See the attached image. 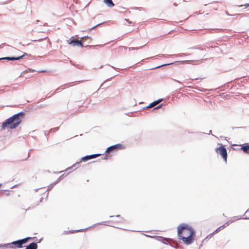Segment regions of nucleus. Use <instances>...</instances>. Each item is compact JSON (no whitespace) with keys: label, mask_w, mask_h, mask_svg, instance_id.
<instances>
[{"label":"nucleus","mask_w":249,"mask_h":249,"mask_svg":"<svg viewBox=\"0 0 249 249\" xmlns=\"http://www.w3.org/2000/svg\"><path fill=\"white\" fill-rule=\"evenodd\" d=\"M81 161L77 162L73 164L71 167L68 168L66 171H69L70 169H73V170H75L79 168L80 166Z\"/></svg>","instance_id":"obj_12"},{"label":"nucleus","mask_w":249,"mask_h":249,"mask_svg":"<svg viewBox=\"0 0 249 249\" xmlns=\"http://www.w3.org/2000/svg\"><path fill=\"white\" fill-rule=\"evenodd\" d=\"M175 80V81H176L177 82H178V83H180V81H178V80Z\"/></svg>","instance_id":"obj_60"},{"label":"nucleus","mask_w":249,"mask_h":249,"mask_svg":"<svg viewBox=\"0 0 249 249\" xmlns=\"http://www.w3.org/2000/svg\"><path fill=\"white\" fill-rule=\"evenodd\" d=\"M5 191H9V190H0V192H5Z\"/></svg>","instance_id":"obj_51"},{"label":"nucleus","mask_w":249,"mask_h":249,"mask_svg":"<svg viewBox=\"0 0 249 249\" xmlns=\"http://www.w3.org/2000/svg\"><path fill=\"white\" fill-rule=\"evenodd\" d=\"M183 62V61H175L174 62H172V63L164 64H162V65H161L160 66H157V67H156L155 68H152V69H156L161 68V67H164V66H169V65H172V64H175V63H179V62H182V63Z\"/></svg>","instance_id":"obj_15"},{"label":"nucleus","mask_w":249,"mask_h":249,"mask_svg":"<svg viewBox=\"0 0 249 249\" xmlns=\"http://www.w3.org/2000/svg\"><path fill=\"white\" fill-rule=\"evenodd\" d=\"M203 93H204L205 91H207V89L203 88Z\"/></svg>","instance_id":"obj_53"},{"label":"nucleus","mask_w":249,"mask_h":249,"mask_svg":"<svg viewBox=\"0 0 249 249\" xmlns=\"http://www.w3.org/2000/svg\"><path fill=\"white\" fill-rule=\"evenodd\" d=\"M55 93V91L54 90V91L52 92L51 93H48V94L46 95L45 98H50L51 96L53 95Z\"/></svg>","instance_id":"obj_31"},{"label":"nucleus","mask_w":249,"mask_h":249,"mask_svg":"<svg viewBox=\"0 0 249 249\" xmlns=\"http://www.w3.org/2000/svg\"><path fill=\"white\" fill-rule=\"evenodd\" d=\"M59 127H56L54 128H53L50 129V130L48 131L49 133H52V132H55L59 130Z\"/></svg>","instance_id":"obj_23"},{"label":"nucleus","mask_w":249,"mask_h":249,"mask_svg":"<svg viewBox=\"0 0 249 249\" xmlns=\"http://www.w3.org/2000/svg\"><path fill=\"white\" fill-rule=\"evenodd\" d=\"M184 231H185L183 232V235H184L187 236L189 234L188 230H185Z\"/></svg>","instance_id":"obj_37"},{"label":"nucleus","mask_w":249,"mask_h":249,"mask_svg":"<svg viewBox=\"0 0 249 249\" xmlns=\"http://www.w3.org/2000/svg\"><path fill=\"white\" fill-rule=\"evenodd\" d=\"M43 199V197H41L39 199V202H41Z\"/></svg>","instance_id":"obj_49"},{"label":"nucleus","mask_w":249,"mask_h":249,"mask_svg":"<svg viewBox=\"0 0 249 249\" xmlns=\"http://www.w3.org/2000/svg\"><path fill=\"white\" fill-rule=\"evenodd\" d=\"M50 133L48 132H46V131H44V135L46 137L47 139H48V136L49 135Z\"/></svg>","instance_id":"obj_41"},{"label":"nucleus","mask_w":249,"mask_h":249,"mask_svg":"<svg viewBox=\"0 0 249 249\" xmlns=\"http://www.w3.org/2000/svg\"><path fill=\"white\" fill-rule=\"evenodd\" d=\"M36 238V237H27L21 239H20V240L22 245L23 246V244L27 243L29 240L33 239Z\"/></svg>","instance_id":"obj_13"},{"label":"nucleus","mask_w":249,"mask_h":249,"mask_svg":"<svg viewBox=\"0 0 249 249\" xmlns=\"http://www.w3.org/2000/svg\"><path fill=\"white\" fill-rule=\"evenodd\" d=\"M37 72L38 73H40V72H48L46 70H41V71H38Z\"/></svg>","instance_id":"obj_42"},{"label":"nucleus","mask_w":249,"mask_h":249,"mask_svg":"<svg viewBox=\"0 0 249 249\" xmlns=\"http://www.w3.org/2000/svg\"><path fill=\"white\" fill-rule=\"evenodd\" d=\"M232 222V221L231 220H229L226 223H225L224 224H223L225 226V227H226L227 226H228L229 224H231V223Z\"/></svg>","instance_id":"obj_32"},{"label":"nucleus","mask_w":249,"mask_h":249,"mask_svg":"<svg viewBox=\"0 0 249 249\" xmlns=\"http://www.w3.org/2000/svg\"><path fill=\"white\" fill-rule=\"evenodd\" d=\"M106 153L107 154H106L105 157L102 158V159L108 160L110 157L111 155L110 154V152H107V153Z\"/></svg>","instance_id":"obj_27"},{"label":"nucleus","mask_w":249,"mask_h":249,"mask_svg":"<svg viewBox=\"0 0 249 249\" xmlns=\"http://www.w3.org/2000/svg\"><path fill=\"white\" fill-rule=\"evenodd\" d=\"M10 2V0H6L5 1L0 2V4L3 5V4L9 3Z\"/></svg>","instance_id":"obj_33"},{"label":"nucleus","mask_w":249,"mask_h":249,"mask_svg":"<svg viewBox=\"0 0 249 249\" xmlns=\"http://www.w3.org/2000/svg\"><path fill=\"white\" fill-rule=\"evenodd\" d=\"M178 237L187 245L193 243L196 237V231L190 225L182 223L177 228Z\"/></svg>","instance_id":"obj_1"},{"label":"nucleus","mask_w":249,"mask_h":249,"mask_svg":"<svg viewBox=\"0 0 249 249\" xmlns=\"http://www.w3.org/2000/svg\"><path fill=\"white\" fill-rule=\"evenodd\" d=\"M71 64L72 65L75 66L77 68H78L79 69H84V66H82V65H78V64L77 65H75V64H74L73 63H72L71 61Z\"/></svg>","instance_id":"obj_26"},{"label":"nucleus","mask_w":249,"mask_h":249,"mask_svg":"<svg viewBox=\"0 0 249 249\" xmlns=\"http://www.w3.org/2000/svg\"><path fill=\"white\" fill-rule=\"evenodd\" d=\"M56 184L55 183L54 181L52 183H51L48 186L47 191H51Z\"/></svg>","instance_id":"obj_22"},{"label":"nucleus","mask_w":249,"mask_h":249,"mask_svg":"<svg viewBox=\"0 0 249 249\" xmlns=\"http://www.w3.org/2000/svg\"><path fill=\"white\" fill-rule=\"evenodd\" d=\"M61 180V178H59L54 181L56 184H57L58 182H59Z\"/></svg>","instance_id":"obj_40"},{"label":"nucleus","mask_w":249,"mask_h":249,"mask_svg":"<svg viewBox=\"0 0 249 249\" xmlns=\"http://www.w3.org/2000/svg\"><path fill=\"white\" fill-rule=\"evenodd\" d=\"M151 237H152V238H154L157 241L161 242V243H162L163 244H164L165 245H169L172 247L175 248L174 246H172L169 242V238H166V237L161 236H158V235H154Z\"/></svg>","instance_id":"obj_7"},{"label":"nucleus","mask_w":249,"mask_h":249,"mask_svg":"<svg viewBox=\"0 0 249 249\" xmlns=\"http://www.w3.org/2000/svg\"><path fill=\"white\" fill-rule=\"evenodd\" d=\"M218 144L220 146L215 149V152L219 154L224 161L227 163L228 154L225 146L221 143H218Z\"/></svg>","instance_id":"obj_4"},{"label":"nucleus","mask_w":249,"mask_h":249,"mask_svg":"<svg viewBox=\"0 0 249 249\" xmlns=\"http://www.w3.org/2000/svg\"><path fill=\"white\" fill-rule=\"evenodd\" d=\"M155 105H156L155 102L154 101L152 103H151L150 104H149V105L147 106H146L145 107H143V109H147L150 107H153L154 106H155Z\"/></svg>","instance_id":"obj_19"},{"label":"nucleus","mask_w":249,"mask_h":249,"mask_svg":"<svg viewBox=\"0 0 249 249\" xmlns=\"http://www.w3.org/2000/svg\"><path fill=\"white\" fill-rule=\"evenodd\" d=\"M109 86H110V85H107V86H106V87H105L103 88V89H105V88H107V87H108Z\"/></svg>","instance_id":"obj_58"},{"label":"nucleus","mask_w":249,"mask_h":249,"mask_svg":"<svg viewBox=\"0 0 249 249\" xmlns=\"http://www.w3.org/2000/svg\"><path fill=\"white\" fill-rule=\"evenodd\" d=\"M243 6H245L244 9H246V8H248V7H249V3H247L244 5H240V6H239V7H241Z\"/></svg>","instance_id":"obj_36"},{"label":"nucleus","mask_w":249,"mask_h":249,"mask_svg":"<svg viewBox=\"0 0 249 249\" xmlns=\"http://www.w3.org/2000/svg\"><path fill=\"white\" fill-rule=\"evenodd\" d=\"M248 212H249V208L246 211V212H245V213H248Z\"/></svg>","instance_id":"obj_63"},{"label":"nucleus","mask_w":249,"mask_h":249,"mask_svg":"<svg viewBox=\"0 0 249 249\" xmlns=\"http://www.w3.org/2000/svg\"><path fill=\"white\" fill-rule=\"evenodd\" d=\"M239 219H249V217H243V218L240 217Z\"/></svg>","instance_id":"obj_48"},{"label":"nucleus","mask_w":249,"mask_h":249,"mask_svg":"<svg viewBox=\"0 0 249 249\" xmlns=\"http://www.w3.org/2000/svg\"><path fill=\"white\" fill-rule=\"evenodd\" d=\"M124 148V146L121 143H117L108 147L105 151V153L107 152H114L120 149H122Z\"/></svg>","instance_id":"obj_6"},{"label":"nucleus","mask_w":249,"mask_h":249,"mask_svg":"<svg viewBox=\"0 0 249 249\" xmlns=\"http://www.w3.org/2000/svg\"><path fill=\"white\" fill-rule=\"evenodd\" d=\"M226 14H227V15L230 16H236L237 17H240V18L243 17L244 16V15L243 14H234V15H232L228 14L227 13H226Z\"/></svg>","instance_id":"obj_28"},{"label":"nucleus","mask_w":249,"mask_h":249,"mask_svg":"<svg viewBox=\"0 0 249 249\" xmlns=\"http://www.w3.org/2000/svg\"><path fill=\"white\" fill-rule=\"evenodd\" d=\"M68 44L72 46H80L81 47H89L91 48L92 46L83 45V43L81 40L75 39L74 36H72L69 40H68Z\"/></svg>","instance_id":"obj_5"},{"label":"nucleus","mask_w":249,"mask_h":249,"mask_svg":"<svg viewBox=\"0 0 249 249\" xmlns=\"http://www.w3.org/2000/svg\"><path fill=\"white\" fill-rule=\"evenodd\" d=\"M143 235H145L146 237H150V238H152L151 236H153V235H147V234H143Z\"/></svg>","instance_id":"obj_44"},{"label":"nucleus","mask_w":249,"mask_h":249,"mask_svg":"<svg viewBox=\"0 0 249 249\" xmlns=\"http://www.w3.org/2000/svg\"><path fill=\"white\" fill-rule=\"evenodd\" d=\"M40 189V188H37V189H36L35 190V191L36 192H37V191H38V190L39 189Z\"/></svg>","instance_id":"obj_52"},{"label":"nucleus","mask_w":249,"mask_h":249,"mask_svg":"<svg viewBox=\"0 0 249 249\" xmlns=\"http://www.w3.org/2000/svg\"><path fill=\"white\" fill-rule=\"evenodd\" d=\"M46 38V37H44V38H39V39H38L34 40L33 41H42V40H43L44 39H45Z\"/></svg>","instance_id":"obj_38"},{"label":"nucleus","mask_w":249,"mask_h":249,"mask_svg":"<svg viewBox=\"0 0 249 249\" xmlns=\"http://www.w3.org/2000/svg\"><path fill=\"white\" fill-rule=\"evenodd\" d=\"M82 38H89V37L88 36H84Z\"/></svg>","instance_id":"obj_57"},{"label":"nucleus","mask_w":249,"mask_h":249,"mask_svg":"<svg viewBox=\"0 0 249 249\" xmlns=\"http://www.w3.org/2000/svg\"><path fill=\"white\" fill-rule=\"evenodd\" d=\"M215 234L214 233H213V232L210 234H209L208 235H207L204 239H203V242L205 241H208L210 238H211Z\"/></svg>","instance_id":"obj_20"},{"label":"nucleus","mask_w":249,"mask_h":249,"mask_svg":"<svg viewBox=\"0 0 249 249\" xmlns=\"http://www.w3.org/2000/svg\"><path fill=\"white\" fill-rule=\"evenodd\" d=\"M106 222H107L106 221L100 222V223H97V224H93L92 226H89V227H87V228H86L82 229H80V230H76V231H76V232H78V231H86V230H87L88 229H89V228H91L94 227L95 225H97V224H102V225H106V226H110V225H108V224H105V223H106Z\"/></svg>","instance_id":"obj_11"},{"label":"nucleus","mask_w":249,"mask_h":249,"mask_svg":"<svg viewBox=\"0 0 249 249\" xmlns=\"http://www.w3.org/2000/svg\"><path fill=\"white\" fill-rule=\"evenodd\" d=\"M6 44L5 43H2L1 45H0V49L2 48L4 45H5Z\"/></svg>","instance_id":"obj_43"},{"label":"nucleus","mask_w":249,"mask_h":249,"mask_svg":"<svg viewBox=\"0 0 249 249\" xmlns=\"http://www.w3.org/2000/svg\"><path fill=\"white\" fill-rule=\"evenodd\" d=\"M104 2L108 7H112L114 5L112 0H104Z\"/></svg>","instance_id":"obj_16"},{"label":"nucleus","mask_w":249,"mask_h":249,"mask_svg":"<svg viewBox=\"0 0 249 249\" xmlns=\"http://www.w3.org/2000/svg\"><path fill=\"white\" fill-rule=\"evenodd\" d=\"M243 128V127H232V129H234L235 128Z\"/></svg>","instance_id":"obj_47"},{"label":"nucleus","mask_w":249,"mask_h":249,"mask_svg":"<svg viewBox=\"0 0 249 249\" xmlns=\"http://www.w3.org/2000/svg\"><path fill=\"white\" fill-rule=\"evenodd\" d=\"M72 82L71 83H67V84H65V85H62V86H60L59 87H58L55 91V92L56 91H58L59 90H63L65 88H68L70 86H71V84L72 83Z\"/></svg>","instance_id":"obj_14"},{"label":"nucleus","mask_w":249,"mask_h":249,"mask_svg":"<svg viewBox=\"0 0 249 249\" xmlns=\"http://www.w3.org/2000/svg\"><path fill=\"white\" fill-rule=\"evenodd\" d=\"M23 246L22 245L20 239L14 241L11 243L6 244H0V248L5 249V248H22Z\"/></svg>","instance_id":"obj_3"},{"label":"nucleus","mask_w":249,"mask_h":249,"mask_svg":"<svg viewBox=\"0 0 249 249\" xmlns=\"http://www.w3.org/2000/svg\"><path fill=\"white\" fill-rule=\"evenodd\" d=\"M136 65H138V66H140L141 65V62H139Z\"/></svg>","instance_id":"obj_59"},{"label":"nucleus","mask_w":249,"mask_h":249,"mask_svg":"<svg viewBox=\"0 0 249 249\" xmlns=\"http://www.w3.org/2000/svg\"><path fill=\"white\" fill-rule=\"evenodd\" d=\"M163 100H164L163 98H160V99H158L157 100H156V101H155L154 102H155L156 104L157 105V104H158L160 102H161Z\"/></svg>","instance_id":"obj_35"},{"label":"nucleus","mask_w":249,"mask_h":249,"mask_svg":"<svg viewBox=\"0 0 249 249\" xmlns=\"http://www.w3.org/2000/svg\"><path fill=\"white\" fill-rule=\"evenodd\" d=\"M163 105L162 104H161L159 105V106H158L157 107H154L153 108V110L159 109V108H161L163 106Z\"/></svg>","instance_id":"obj_34"},{"label":"nucleus","mask_w":249,"mask_h":249,"mask_svg":"<svg viewBox=\"0 0 249 249\" xmlns=\"http://www.w3.org/2000/svg\"><path fill=\"white\" fill-rule=\"evenodd\" d=\"M35 71L34 70H33L32 69H30L29 68L28 70H26L24 71H23L20 74V75L18 76V77H20L21 76H22L23 75V74H24L25 73H26V72H28V71H30V72H34Z\"/></svg>","instance_id":"obj_21"},{"label":"nucleus","mask_w":249,"mask_h":249,"mask_svg":"<svg viewBox=\"0 0 249 249\" xmlns=\"http://www.w3.org/2000/svg\"><path fill=\"white\" fill-rule=\"evenodd\" d=\"M66 21L67 23L70 26L72 24H76L75 21L72 18H68L66 19Z\"/></svg>","instance_id":"obj_17"},{"label":"nucleus","mask_w":249,"mask_h":249,"mask_svg":"<svg viewBox=\"0 0 249 249\" xmlns=\"http://www.w3.org/2000/svg\"><path fill=\"white\" fill-rule=\"evenodd\" d=\"M224 228H225V226L224 225L219 227L215 231H213V233L216 234L218 233L219 231L223 230Z\"/></svg>","instance_id":"obj_18"},{"label":"nucleus","mask_w":249,"mask_h":249,"mask_svg":"<svg viewBox=\"0 0 249 249\" xmlns=\"http://www.w3.org/2000/svg\"><path fill=\"white\" fill-rule=\"evenodd\" d=\"M100 155H101V154H93L91 155H88L84 157H82L81 159V161L86 162L89 160L96 158L100 156Z\"/></svg>","instance_id":"obj_8"},{"label":"nucleus","mask_w":249,"mask_h":249,"mask_svg":"<svg viewBox=\"0 0 249 249\" xmlns=\"http://www.w3.org/2000/svg\"><path fill=\"white\" fill-rule=\"evenodd\" d=\"M64 178V174H63V175H61V176L59 177V178H61V180H62Z\"/></svg>","instance_id":"obj_45"},{"label":"nucleus","mask_w":249,"mask_h":249,"mask_svg":"<svg viewBox=\"0 0 249 249\" xmlns=\"http://www.w3.org/2000/svg\"><path fill=\"white\" fill-rule=\"evenodd\" d=\"M160 57H163V54H159L158 55Z\"/></svg>","instance_id":"obj_54"},{"label":"nucleus","mask_w":249,"mask_h":249,"mask_svg":"<svg viewBox=\"0 0 249 249\" xmlns=\"http://www.w3.org/2000/svg\"><path fill=\"white\" fill-rule=\"evenodd\" d=\"M17 186V185H15L13 186H12V187H11V189L14 188V187H16Z\"/></svg>","instance_id":"obj_55"},{"label":"nucleus","mask_w":249,"mask_h":249,"mask_svg":"<svg viewBox=\"0 0 249 249\" xmlns=\"http://www.w3.org/2000/svg\"><path fill=\"white\" fill-rule=\"evenodd\" d=\"M25 116V112L21 111L6 119L2 124L1 128L5 129L8 128L10 129L16 128L21 123L22 119Z\"/></svg>","instance_id":"obj_2"},{"label":"nucleus","mask_w":249,"mask_h":249,"mask_svg":"<svg viewBox=\"0 0 249 249\" xmlns=\"http://www.w3.org/2000/svg\"><path fill=\"white\" fill-rule=\"evenodd\" d=\"M144 46V45L140 47H129L128 49L130 51V50H138L142 48Z\"/></svg>","instance_id":"obj_25"},{"label":"nucleus","mask_w":249,"mask_h":249,"mask_svg":"<svg viewBox=\"0 0 249 249\" xmlns=\"http://www.w3.org/2000/svg\"><path fill=\"white\" fill-rule=\"evenodd\" d=\"M125 20L129 24H133V23L130 20H129V19H127V18H125Z\"/></svg>","instance_id":"obj_39"},{"label":"nucleus","mask_w":249,"mask_h":249,"mask_svg":"<svg viewBox=\"0 0 249 249\" xmlns=\"http://www.w3.org/2000/svg\"><path fill=\"white\" fill-rule=\"evenodd\" d=\"M173 5L175 6H177L178 4L176 3H174Z\"/></svg>","instance_id":"obj_61"},{"label":"nucleus","mask_w":249,"mask_h":249,"mask_svg":"<svg viewBox=\"0 0 249 249\" xmlns=\"http://www.w3.org/2000/svg\"><path fill=\"white\" fill-rule=\"evenodd\" d=\"M25 55H28V54L26 53H24L22 55L18 56H6V57H5L4 60H8V61L19 60L22 59L23 58V57Z\"/></svg>","instance_id":"obj_9"},{"label":"nucleus","mask_w":249,"mask_h":249,"mask_svg":"<svg viewBox=\"0 0 249 249\" xmlns=\"http://www.w3.org/2000/svg\"><path fill=\"white\" fill-rule=\"evenodd\" d=\"M5 57L0 58V61L4 60Z\"/></svg>","instance_id":"obj_50"},{"label":"nucleus","mask_w":249,"mask_h":249,"mask_svg":"<svg viewBox=\"0 0 249 249\" xmlns=\"http://www.w3.org/2000/svg\"><path fill=\"white\" fill-rule=\"evenodd\" d=\"M248 212H249V208L246 211V212H245V213H248Z\"/></svg>","instance_id":"obj_62"},{"label":"nucleus","mask_w":249,"mask_h":249,"mask_svg":"<svg viewBox=\"0 0 249 249\" xmlns=\"http://www.w3.org/2000/svg\"><path fill=\"white\" fill-rule=\"evenodd\" d=\"M45 106H46L45 105L41 104V105H39L38 107H45Z\"/></svg>","instance_id":"obj_46"},{"label":"nucleus","mask_w":249,"mask_h":249,"mask_svg":"<svg viewBox=\"0 0 249 249\" xmlns=\"http://www.w3.org/2000/svg\"><path fill=\"white\" fill-rule=\"evenodd\" d=\"M241 147L239 148V150H242L244 153L249 155V143H245L240 145Z\"/></svg>","instance_id":"obj_10"},{"label":"nucleus","mask_w":249,"mask_h":249,"mask_svg":"<svg viewBox=\"0 0 249 249\" xmlns=\"http://www.w3.org/2000/svg\"><path fill=\"white\" fill-rule=\"evenodd\" d=\"M111 67H112L113 69H116L115 67H113V66H111Z\"/></svg>","instance_id":"obj_64"},{"label":"nucleus","mask_w":249,"mask_h":249,"mask_svg":"<svg viewBox=\"0 0 249 249\" xmlns=\"http://www.w3.org/2000/svg\"><path fill=\"white\" fill-rule=\"evenodd\" d=\"M42 238H40V239H39V240H38V243L42 241Z\"/></svg>","instance_id":"obj_56"},{"label":"nucleus","mask_w":249,"mask_h":249,"mask_svg":"<svg viewBox=\"0 0 249 249\" xmlns=\"http://www.w3.org/2000/svg\"><path fill=\"white\" fill-rule=\"evenodd\" d=\"M105 23V22H103L102 23L97 24V25H96L93 26L92 27H91V28L89 29V31H91L92 30L95 29L96 27L99 26L101 25V24H103Z\"/></svg>","instance_id":"obj_29"},{"label":"nucleus","mask_w":249,"mask_h":249,"mask_svg":"<svg viewBox=\"0 0 249 249\" xmlns=\"http://www.w3.org/2000/svg\"><path fill=\"white\" fill-rule=\"evenodd\" d=\"M116 75H117V74H116V75H113V76L110 77L109 78H108L107 79V80H106L100 86V87H99V88L98 89V90L100 88H101V87H102L105 84V83L107 81H109L112 78L114 77V76H115Z\"/></svg>","instance_id":"obj_24"},{"label":"nucleus","mask_w":249,"mask_h":249,"mask_svg":"<svg viewBox=\"0 0 249 249\" xmlns=\"http://www.w3.org/2000/svg\"><path fill=\"white\" fill-rule=\"evenodd\" d=\"M114 216H115V217H120V218H121V220L120 221V222H123V221L124 220V219L123 218V217H121V215H120V214H117V215H115V216H114V215H110V216H109V217H114Z\"/></svg>","instance_id":"obj_30"}]
</instances>
